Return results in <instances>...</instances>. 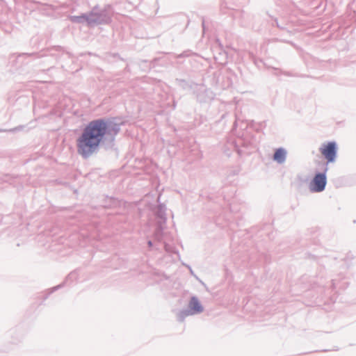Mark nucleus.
Listing matches in <instances>:
<instances>
[{
  "instance_id": "obj_2",
  "label": "nucleus",
  "mask_w": 356,
  "mask_h": 356,
  "mask_svg": "<svg viewBox=\"0 0 356 356\" xmlns=\"http://www.w3.org/2000/svg\"><path fill=\"white\" fill-rule=\"evenodd\" d=\"M319 152L327 163H333L337 157V145L333 141L323 143L319 148Z\"/></svg>"
},
{
  "instance_id": "obj_1",
  "label": "nucleus",
  "mask_w": 356,
  "mask_h": 356,
  "mask_svg": "<svg viewBox=\"0 0 356 356\" xmlns=\"http://www.w3.org/2000/svg\"><path fill=\"white\" fill-rule=\"evenodd\" d=\"M108 131V125L103 120L89 122L76 140L78 153L87 158L93 154L103 142Z\"/></svg>"
},
{
  "instance_id": "obj_4",
  "label": "nucleus",
  "mask_w": 356,
  "mask_h": 356,
  "mask_svg": "<svg viewBox=\"0 0 356 356\" xmlns=\"http://www.w3.org/2000/svg\"><path fill=\"white\" fill-rule=\"evenodd\" d=\"M286 156V151L283 148H279L275 150L273 155V159L279 163L284 162Z\"/></svg>"
},
{
  "instance_id": "obj_5",
  "label": "nucleus",
  "mask_w": 356,
  "mask_h": 356,
  "mask_svg": "<svg viewBox=\"0 0 356 356\" xmlns=\"http://www.w3.org/2000/svg\"><path fill=\"white\" fill-rule=\"evenodd\" d=\"M190 310L193 314L199 313L202 311V307L197 298H193L189 303Z\"/></svg>"
},
{
  "instance_id": "obj_3",
  "label": "nucleus",
  "mask_w": 356,
  "mask_h": 356,
  "mask_svg": "<svg viewBox=\"0 0 356 356\" xmlns=\"http://www.w3.org/2000/svg\"><path fill=\"white\" fill-rule=\"evenodd\" d=\"M326 185V176L325 173H318L315 175L313 180L310 183V190L312 192L323 191Z\"/></svg>"
}]
</instances>
